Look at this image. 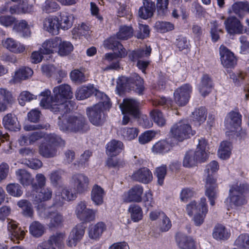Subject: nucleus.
<instances>
[{
    "mask_svg": "<svg viewBox=\"0 0 249 249\" xmlns=\"http://www.w3.org/2000/svg\"><path fill=\"white\" fill-rule=\"evenodd\" d=\"M53 94L51 96V91L46 89L40 93L42 98L40 106L44 108H49L54 113H67L73 109L71 102L68 100L72 97L71 87L67 84L55 87Z\"/></svg>",
    "mask_w": 249,
    "mask_h": 249,
    "instance_id": "obj_1",
    "label": "nucleus"
},
{
    "mask_svg": "<svg viewBox=\"0 0 249 249\" xmlns=\"http://www.w3.org/2000/svg\"><path fill=\"white\" fill-rule=\"evenodd\" d=\"M95 96L100 101L94 106L87 108V113L90 122L98 126L104 121V110L109 109L111 104L109 99L104 93L97 91Z\"/></svg>",
    "mask_w": 249,
    "mask_h": 249,
    "instance_id": "obj_2",
    "label": "nucleus"
},
{
    "mask_svg": "<svg viewBox=\"0 0 249 249\" xmlns=\"http://www.w3.org/2000/svg\"><path fill=\"white\" fill-rule=\"evenodd\" d=\"M58 124L60 130L66 133L85 132L89 129L86 118L80 115L64 118L58 117Z\"/></svg>",
    "mask_w": 249,
    "mask_h": 249,
    "instance_id": "obj_3",
    "label": "nucleus"
},
{
    "mask_svg": "<svg viewBox=\"0 0 249 249\" xmlns=\"http://www.w3.org/2000/svg\"><path fill=\"white\" fill-rule=\"evenodd\" d=\"M219 165L217 161L213 160L209 163L205 170V195L208 197L210 204H215V199L217 197V185L216 179L214 178L213 174L218 171Z\"/></svg>",
    "mask_w": 249,
    "mask_h": 249,
    "instance_id": "obj_4",
    "label": "nucleus"
},
{
    "mask_svg": "<svg viewBox=\"0 0 249 249\" xmlns=\"http://www.w3.org/2000/svg\"><path fill=\"white\" fill-rule=\"evenodd\" d=\"M46 142H42L39 146V153L46 158L55 156L59 146H64L65 142L61 137L54 134L47 135L45 137Z\"/></svg>",
    "mask_w": 249,
    "mask_h": 249,
    "instance_id": "obj_5",
    "label": "nucleus"
},
{
    "mask_svg": "<svg viewBox=\"0 0 249 249\" xmlns=\"http://www.w3.org/2000/svg\"><path fill=\"white\" fill-rule=\"evenodd\" d=\"M186 211L190 216L194 215L193 220L196 226L201 225L208 212L206 199L201 198L198 203L195 201H191L187 205Z\"/></svg>",
    "mask_w": 249,
    "mask_h": 249,
    "instance_id": "obj_6",
    "label": "nucleus"
},
{
    "mask_svg": "<svg viewBox=\"0 0 249 249\" xmlns=\"http://www.w3.org/2000/svg\"><path fill=\"white\" fill-rule=\"evenodd\" d=\"M248 188L247 185L238 183L231 186L230 190L229 196L227 199L231 207L241 206L246 203L243 194L248 190Z\"/></svg>",
    "mask_w": 249,
    "mask_h": 249,
    "instance_id": "obj_7",
    "label": "nucleus"
},
{
    "mask_svg": "<svg viewBox=\"0 0 249 249\" xmlns=\"http://www.w3.org/2000/svg\"><path fill=\"white\" fill-rule=\"evenodd\" d=\"M117 84L120 88L132 89L139 94H142L144 89L143 79L136 73L129 77H120L117 79Z\"/></svg>",
    "mask_w": 249,
    "mask_h": 249,
    "instance_id": "obj_8",
    "label": "nucleus"
},
{
    "mask_svg": "<svg viewBox=\"0 0 249 249\" xmlns=\"http://www.w3.org/2000/svg\"><path fill=\"white\" fill-rule=\"evenodd\" d=\"M173 137L179 141L190 138L195 134L191 126L186 120H181L174 124L170 129Z\"/></svg>",
    "mask_w": 249,
    "mask_h": 249,
    "instance_id": "obj_9",
    "label": "nucleus"
},
{
    "mask_svg": "<svg viewBox=\"0 0 249 249\" xmlns=\"http://www.w3.org/2000/svg\"><path fill=\"white\" fill-rule=\"evenodd\" d=\"M139 103L134 99H124L120 107L123 114L124 115L123 118L122 124H127L130 121L129 117L125 114H128L134 117H137L139 114Z\"/></svg>",
    "mask_w": 249,
    "mask_h": 249,
    "instance_id": "obj_10",
    "label": "nucleus"
},
{
    "mask_svg": "<svg viewBox=\"0 0 249 249\" xmlns=\"http://www.w3.org/2000/svg\"><path fill=\"white\" fill-rule=\"evenodd\" d=\"M96 211L88 208L85 201H80L75 207V213L77 217L84 222H90L95 220Z\"/></svg>",
    "mask_w": 249,
    "mask_h": 249,
    "instance_id": "obj_11",
    "label": "nucleus"
},
{
    "mask_svg": "<svg viewBox=\"0 0 249 249\" xmlns=\"http://www.w3.org/2000/svg\"><path fill=\"white\" fill-rule=\"evenodd\" d=\"M192 87L189 84H184L178 88L174 92L175 101L178 106H184L189 101Z\"/></svg>",
    "mask_w": 249,
    "mask_h": 249,
    "instance_id": "obj_12",
    "label": "nucleus"
},
{
    "mask_svg": "<svg viewBox=\"0 0 249 249\" xmlns=\"http://www.w3.org/2000/svg\"><path fill=\"white\" fill-rule=\"evenodd\" d=\"M72 182L77 194H83L89 189V180L87 176L83 174H74L72 177Z\"/></svg>",
    "mask_w": 249,
    "mask_h": 249,
    "instance_id": "obj_13",
    "label": "nucleus"
},
{
    "mask_svg": "<svg viewBox=\"0 0 249 249\" xmlns=\"http://www.w3.org/2000/svg\"><path fill=\"white\" fill-rule=\"evenodd\" d=\"M33 189V198L36 203L46 201L50 200L53 196V191L49 187H37L36 184L32 185Z\"/></svg>",
    "mask_w": 249,
    "mask_h": 249,
    "instance_id": "obj_14",
    "label": "nucleus"
},
{
    "mask_svg": "<svg viewBox=\"0 0 249 249\" xmlns=\"http://www.w3.org/2000/svg\"><path fill=\"white\" fill-rule=\"evenodd\" d=\"M143 189L142 186L136 185L133 186L127 192L124 193L122 198L125 202H140L142 201Z\"/></svg>",
    "mask_w": 249,
    "mask_h": 249,
    "instance_id": "obj_15",
    "label": "nucleus"
},
{
    "mask_svg": "<svg viewBox=\"0 0 249 249\" xmlns=\"http://www.w3.org/2000/svg\"><path fill=\"white\" fill-rule=\"evenodd\" d=\"M225 29L230 35L241 34L243 33L244 27L238 19L230 17L224 21Z\"/></svg>",
    "mask_w": 249,
    "mask_h": 249,
    "instance_id": "obj_16",
    "label": "nucleus"
},
{
    "mask_svg": "<svg viewBox=\"0 0 249 249\" xmlns=\"http://www.w3.org/2000/svg\"><path fill=\"white\" fill-rule=\"evenodd\" d=\"M33 73V71L31 68L22 67L16 70L12 74L10 82L12 84L20 83L22 81L26 80L31 77Z\"/></svg>",
    "mask_w": 249,
    "mask_h": 249,
    "instance_id": "obj_17",
    "label": "nucleus"
},
{
    "mask_svg": "<svg viewBox=\"0 0 249 249\" xmlns=\"http://www.w3.org/2000/svg\"><path fill=\"white\" fill-rule=\"evenodd\" d=\"M85 233V228L82 225L79 224L74 227L70 232L66 241L67 245L71 248L75 247L82 238Z\"/></svg>",
    "mask_w": 249,
    "mask_h": 249,
    "instance_id": "obj_18",
    "label": "nucleus"
},
{
    "mask_svg": "<svg viewBox=\"0 0 249 249\" xmlns=\"http://www.w3.org/2000/svg\"><path fill=\"white\" fill-rule=\"evenodd\" d=\"M176 242L180 249H196V242L190 236L178 232L176 236Z\"/></svg>",
    "mask_w": 249,
    "mask_h": 249,
    "instance_id": "obj_19",
    "label": "nucleus"
},
{
    "mask_svg": "<svg viewBox=\"0 0 249 249\" xmlns=\"http://www.w3.org/2000/svg\"><path fill=\"white\" fill-rule=\"evenodd\" d=\"M7 229L10 239L16 243H18L19 240H22L25 235V232L18 227L16 221L11 220L8 222Z\"/></svg>",
    "mask_w": 249,
    "mask_h": 249,
    "instance_id": "obj_20",
    "label": "nucleus"
},
{
    "mask_svg": "<svg viewBox=\"0 0 249 249\" xmlns=\"http://www.w3.org/2000/svg\"><path fill=\"white\" fill-rule=\"evenodd\" d=\"M116 36H112L105 40L103 45L107 49L112 50L116 52L119 51V55L121 57H125L127 52L123 45L116 40Z\"/></svg>",
    "mask_w": 249,
    "mask_h": 249,
    "instance_id": "obj_21",
    "label": "nucleus"
},
{
    "mask_svg": "<svg viewBox=\"0 0 249 249\" xmlns=\"http://www.w3.org/2000/svg\"><path fill=\"white\" fill-rule=\"evenodd\" d=\"M241 118L242 116L238 112L231 111L227 116L225 124V126L228 129H238L241 124Z\"/></svg>",
    "mask_w": 249,
    "mask_h": 249,
    "instance_id": "obj_22",
    "label": "nucleus"
},
{
    "mask_svg": "<svg viewBox=\"0 0 249 249\" xmlns=\"http://www.w3.org/2000/svg\"><path fill=\"white\" fill-rule=\"evenodd\" d=\"M132 178L140 182L148 183L152 180L153 176L148 168L143 167L134 172L132 175Z\"/></svg>",
    "mask_w": 249,
    "mask_h": 249,
    "instance_id": "obj_23",
    "label": "nucleus"
},
{
    "mask_svg": "<svg viewBox=\"0 0 249 249\" xmlns=\"http://www.w3.org/2000/svg\"><path fill=\"white\" fill-rule=\"evenodd\" d=\"M60 43V38L56 37L46 40L42 45V49L44 54L47 55L51 61L53 60V53L54 50L58 47Z\"/></svg>",
    "mask_w": 249,
    "mask_h": 249,
    "instance_id": "obj_24",
    "label": "nucleus"
},
{
    "mask_svg": "<svg viewBox=\"0 0 249 249\" xmlns=\"http://www.w3.org/2000/svg\"><path fill=\"white\" fill-rule=\"evenodd\" d=\"M14 101L13 95L6 89L0 88V112L7 110L9 105Z\"/></svg>",
    "mask_w": 249,
    "mask_h": 249,
    "instance_id": "obj_25",
    "label": "nucleus"
},
{
    "mask_svg": "<svg viewBox=\"0 0 249 249\" xmlns=\"http://www.w3.org/2000/svg\"><path fill=\"white\" fill-rule=\"evenodd\" d=\"M105 195V190L100 186L97 184L93 186L90 193V198L95 206L103 205Z\"/></svg>",
    "mask_w": 249,
    "mask_h": 249,
    "instance_id": "obj_26",
    "label": "nucleus"
},
{
    "mask_svg": "<svg viewBox=\"0 0 249 249\" xmlns=\"http://www.w3.org/2000/svg\"><path fill=\"white\" fill-rule=\"evenodd\" d=\"M155 9V4L150 0H143V6L139 10V16L142 18L146 19L153 16Z\"/></svg>",
    "mask_w": 249,
    "mask_h": 249,
    "instance_id": "obj_27",
    "label": "nucleus"
},
{
    "mask_svg": "<svg viewBox=\"0 0 249 249\" xmlns=\"http://www.w3.org/2000/svg\"><path fill=\"white\" fill-rule=\"evenodd\" d=\"M205 160L195 151H189L185 154L183 165L185 167H192L196 165L198 162H204Z\"/></svg>",
    "mask_w": 249,
    "mask_h": 249,
    "instance_id": "obj_28",
    "label": "nucleus"
},
{
    "mask_svg": "<svg viewBox=\"0 0 249 249\" xmlns=\"http://www.w3.org/2000/svg\"><path fill=\"white\" fill-rule=\"evenodd\" d=\"M2 44L4 48L16 53H23L25 49L24 45L11 37L3 40Z\"/></svg>",
    "mask_w": 249,
    "mask_h": 249,
    "instance_id": "obj_29",
    "label": "nucleus"
},
{
    "mask_svg": "<svg viewBox=\"0 0 249 249\" xmlns=\"http://www.w3.org/2000/svg\"><path fill=\"white\" fill-rule=\"evenodd\" d=\"M42 132L36 131L28 134L22 135L18 139L21 145L32 144L43 137H45Z\"/></svg>",
    "mask_w": 249,
    "mask_h": 249,
    "instance_id": "obj_30",
    "label": "nucleus"
},
{
    "mask_svg": "<svg viewBox=\"0 0 249 249\" xmlns=\"http://www.w3.org/2000/svg\"><path fill=\"white\" fill-rule=\"evenodd\" d=\"M107 230V226L103 222H98L91 225L89 228V236L90 239H98Z\"/></svg>",
    "mask_w": 249,
    "mask_h": 249,
    "instance_id": "obj_31",
    "label": "nucleus"
},
{
    "mask_svg": "<svg viewBox=\"0 0 249 249\" xmlns=\"http://www.w3.org/2000/svg\"><path fill=\"white\" fill-rule=\"evenodd\" d=\"M44 27L46 31L53 35L58 33L59 18L57 17L49 16L44 21Z\"/></svg>",
    "mask_w": 249,
    "mask_h": 249,
    "instance_id": "obj_32",
    "label": "nucleus"
},
{
    "mask_svg": "<svg viewBox=\"0 0 249 249\" xmlns=\"http://www.w3.org/2000/svg\"><path fill=\"white\" fill-rule=\"evenodd\" d=\"M213 83L211 78L207 74H204L201 78L198 89L201 95L205 97L211 91Z\"/></svg>",
    "mask_w": 249,
    "mask_h": 249,
    "instance_id": "obj_33",
    "label": "nucleus"
},
{
    "mask_svg": "<svg viewBox=\"0 0 249 249\" xmlns=\"http://www.w3.org/2000/svg\"><path fill=\"white\" fill-rule=\"evenodd\" d=\"M76 197V192L72 193L69 189L65 188L62 191L61 195L59 193H57L55 196V204L62 205L63 201L71 200L74 199Z\"/></svg>",
    "mask_w": 249,
    "mask_h": 249,
    "instance_id": "obj_34",
    "label": "nucleus"
},
{
    "mask_svg": "<svg viewBox=\"0 0 249 249\" xmlns=\"http://www.w3.org/2000/svg\"><path fill=\"white\" fill-rule=\"evenodd\" d=\"M219 54L221 62H235L238 60L233 53L223 45L219 47Z\"/></svg>",
    "mask_w": 249,
    "mask_h": 249,
    "instance_id": "obj_35",
    "label": "nucleus"
},
{
    "mask_svg": "<svg viewBox=\"0 0 249 249\" xmlns=\"http://www.w3.org/2000/svg\"><path fill=\"white\" fill-rule=\"evenodd\" d=\"M17 118L16 116L11 113H8L5 115L2 119V124L6 129L11 130H16L19 129Z\"/></svg>",
    "mask_w": 249,
    "mask_h": 249,
    "instance_id": "obj_36",
    "label": "nucleus"
},
{
    "mask_svg": "<svg viewBox=\"0 0 249 249\" xmlns=\"http://www.w3.org/2000/svg\"><path fill=\"white\" fill-rule=\"evenodd\" d=\"M48 213V218L50 219V221L48 226L50 228H57L62 225L64 222V217L62 214L58 212H46Z\"/></svg>",
    "mask_w": 249,
    "mask_h": 249,
    "instance_id": "obj_37",
    "label": "nucleus"
},
{
    "mask_svg": "<svg viewBox=\"0 0 249 249\" xmlns=\"http://www.w3.org/2000/svg\"><path fill=\"white\" fill-rule=\"evenodd\" d=\"M60 18L59 19V27L63 30H66L70 29L72 25L74 18L73 15L66 12H62L60 15Z\"/></svg>",
    "mask_w": 249,
    "mask_h": 249,
    "instance_id": "obj_38",
    "label": "nucleus"
},
{
    "mask_svg": "<svg viewBox=\"0 0 249 249\" xmlns=\"http://www.w3.org/2000/svg\"><path fill=\"white\" fill-rule=\"evenodd\" d=\"M151 48L150 46H146L144 48L137 51H134L129 54V57L131 61H136L139 58H143L149 56L151 53Z\"/></svg>",
    "mask_w": 249,
    "mask_h": 249,
    "instance_id": "obj_39",
    "label": "nucleus"
},
{
    "mask_svg": "<svg viewBox=\"0 0 249 249\" xmlns=\"http://www.w3.org/2000/svg\"><path fill=\"white\" fill-rule=\"evenodd\" d=\"M230 235V231L222 225L216 226L213 232V237L216 240H227Z\"/></svg>",
    "mask_w": 249,
    "mask_h": 249,
    "instance_id": "obj_40",
    "label": "nucleus"
},
{
    "mask_svg": "<svg viewBox=\"0 0 249 249\" xmlns=\"http://www.w3.org/2000/svg\"><path fill=\"white\" fill-rule=\"evenodd\" d=\"M16 175L18 181L24 186L29 185L33 181L30 174L24 169L17 170Z\"/></svg>",
    "mask_w": 249,
    "mask_h": 249,
    "instance_id": "obj_41",
    "label": "nucleus"
},
{
    "mask_svg": "<svg viewBox=\"0 0 249 249\" xmlns=\"http://www.w3.org/2000/svg\"><path fill=\"white\" fill-rule=\"evenodd\" d=\"M123 147L122 142L113 140L107 144V151L110 156H116L122 151Z\"/></svg>",
    "mask_w": 249,
    "mask_h": 249,
    "instance_id": "obj_42",
    "label": "nucleus"
},
{
    "mask_svg": "<svg viewBox=\"0 0 249 249\" xmlns=\"http://www.w3.org/2000/svg\"><path fill=\"white\" fill-rule=\"evenodd\" d=\"M18 206L21 210L22 214L26 216L31 217L34 213V210L31 203L26 199H21L18 202Z\"/></svg>",
    "mask_w": 249,
    "mask_h": 249,
    "instance_id": "obj_43",
    "label": "nucleus"
},
{
    "mask_svg": "<svg viewBox=\"0 0 249 249\" xmlns=\"http://www.w3.org/2000/svg\"><path fill=\"white\" fill-rule=\"evenodd\" d=\"M233 12L240 17L244 16L246 13H249V3L247 2H239L232 6Z\"/></svg>",
    "mask_w": 249,
    "mask_h": 249,
    "instance_id": "obj_44",
    "label": "nucleus"
},
{
    "mask_svg": "<svg viewBox=\"0 0 249 249\" xmlns=\"http://www.w3.org/2000/svg\"><path fill=\"white\" fill-rule=\"evenodd\" d=\"M171 145L165 141H160L152 147V152L156 154H164L170 150Z\"/></svg>",
    "mask_w": 249,
    "mask_h": 249,
    "instance_id": "obj_45",
    "label": "nucleus"
},
{
    "mask_svg": "<svg viewBox=\"0 0 249 249\" xmlns=\"http://www.w3.org/2000/svg\"><path fill=\"white\" fill-rule=\"evenodd\" d=\"M231 149V143L227 141H224L220 144L218 151V155L222 159H226L229 158Z\"/></svg>",
    "mask_w": 249,
    "mask_h": 249,
    "instance_id": "obj_46",
    "label": "nucleus"
},
{
    "mask_svg": "<svg viewBox=\"0 0 249 249\" xmlns=\"http://www.w3.org/2000/svg\"><path fill=\"white\" fill-rule=\"evenodd\" d=\"M29 232L34 237H39L44 234L45 228L39 222L34 221L30 226Z\"/></svg>",
    "mask_w": 249,
    "mask_h": 249,
    "instance_id": "obj_47",
    "label": "nucleus"
},
{
    "mask_svg": "<svg viewBox=\"0 0 249 249\" xmlns=\"http://www.w3.org/2000/svg\"><path fill=\"white\" fill-rule=\"evenodd\" d=\"M93 91V87L92 86H83L77 89L75 93V97L79 100H84L89 97Z\"/></svg>",
    "mask_w": 249,
    "mask_h": 249,
    "instance_id": "obj_48",
    "label": "nucleus"
},
{
    "mask_svg": "<svg viewBox=\"0 0 249 249\" xmlns=\"http://www.w3.org/2000/svg\"><path fill=\"white\" fill-rule=\"evenodd\" d=\"M58 54L60 56H66L70 54L73 50V47L72 44L67 41H62L60 38V43L58 47Z\"/></svg>",
    "mask_w": 249,
    "mask_h": 249,
    "instance_id": "obj_49",
    "label": "nucleus"
},
{
    "mask_svg": "<svg viewBox=\"0 0 249 249\" xmlns=\"http://www.w3.org/2000/svg\"><path fill=\"white\" fill-rule=\"evenodd\" d=\"M138 130L136 127H125L122 128L121 133L123 138L127 140H132L138 135Z\"/></svg>",
    "mask_w": 249,
    "mask_h": 249,
    "instance_id": "obj_50",
    "label": "nucleus"
},
{
    "mask_svg": "<svg viewBox=\"0 0 249 249\" xmlns=\"http://www.w3.org/2000/svg\"><path fill=\"white\" fill-rule=\"evenodd\" d=\"M133 30L131 27L124 26L120 28L119 31L116 34V37L119 39L126 40L131 37L133 35Z\"/></svg>",
    "mask_w": 249,
    "mask_h": 249,
    "instance_id": "obj_51",
    "label": "nucleus"
},
{
    "mask_svg": "<svg viewBox=\"0 0 249 249\" xmlns=\"http://www.w3.org/2000/svg\"><path fill=\"white\" fill-rule=\"evenodd\" d=\"M154 27L160 33L168 32L174 29V24L167 21H158L155 23Z\"/></svg>",
    "mask_w": 249,
    "mask_h": 249,
    "instance_id": "obj_52",
    "label": "nucleus"
},
{
    "mask_svg": "<svg viewBox=\"0 0 249 249\" xmlns=\"http://www.w3.org/2000/svg\"><path fill=\"white\" fill-rule=\"evenodd\" d=\"M128 212L130 213L131 219L134 222H138L142 218V210L138 205H131L128 208Z\"/></svg>",
    "mask_w": 249,
    "mask_h": 249,
    "instance_id": "obj_53",
    "label": "nucleus"
},
{
    "mask_svg": "<svg viewBox=\"0 0 249 249\" xmlns=\"http://www.w3.org/2000/svg\"><path fill=\"white\" fill-rule=\"evenodd\" d=\"M17 31L24 37H28L30 36L31 31L27 22L24 20H21L18 24L15 26Z\"/></svg>",
    "mask_w": 249,
    "mask_h": 249,
    "instance_id": "obj_54",
    "label": "nucleus"
},
{
    "mask_svg": "<svg viewBox=\"0 0 249 249\" xmlns=\"http://www.w3.org/2000/svg\"><path fill=\"white\" fill-rule=\"evenodd\" d=\"M65 237V233L63 232L57 233L55 235L51 236L46 243L56 249V247H58L62 244Z\"/></svg>",
    "mask_w": 249,
    "mask_h": 249,
    "instance_id": "obj_55",
    "label": "nucleus"
},
{
    "mask_svg": "<svg viewBox=\"0 0 249 249\" xmlns=\"http://www.w3.org/2000/svg\"><path fill=\"white\" fill-rule=\"evenodd\" d=\"M198 143L197 145L195 152L206 160L208 158L207 152V143L206 140L203 138L198 139Z\"/></svg>",
    "mask_w": 249,
    "mask_h": 249,
    "instance_id": "obj_56",
    "label": "nucleus"
},
{
    "mask_svg": "<svg viewBox=\"0 0 249 249\" xmlns=\"http://www.w3.org/2000/svg\"><path fill=\"white\" fill-rule=\"evenodd\" d=\"M234 245L243 249H249V234H241L234 242Z\"/></svg>",
    "mask_w": 249,
    "mask_h": 249,
    "instance_id": "obj_57",
    "label": "nucleus"
},
{
    "mask_svg": "<svg viewBox=\"0 0 249 249\" xmlns=\"http://www.w3.org/2000/svg\"><path fill=\"white\" fill-rule=\"evenodd\" d=\"M207 117L206 110L204 107H200L196 109L192 112V117L194 121H197L199 123V125L203 123Z\"/></svg>",
    "mask_w": 249,
    "mask_h": 249,
    "instance_id": "obj_58",
    "label": "nucleus"
},
{
    "mask_svg": "<svg viewBox=\"0 0 249 249\" xmlns=\"http://www.w3.org/2000/svg\"><path fill=\"white\" fill-rule=\"evenodd\" d=\"M6 191L9 194L15 197H19L23 193L21 186L16 183L8 184L6 186Z\"/></svg>",
    "mask_w": 249,
    "mask_h": 249,
    "instance_id": "obj_59",
    "label": "nucleus"
},
{
    "mask_svg": "<svg viewBox=\"0 0 249 249\" xmlns=\"http://www.w3.org/2000/svg\"><path fill=\"white\" fill-rule=\"evenodd\" d=\"M168 3V0H157L156 6L159 16L163 17L167 14Z\"/></svg>",
    "mask_w": 249,
    "mask_h": 249,
    "instance_id": "obj_60",
    "label": "nucleus"
},
{
    "mask_svg": "<svg viewBox=\"0 0 249 249\" xmlns=\"http://www.w3.org/2000/svg\"><path fill=\"white\" fill-rule=\"evenodd\" d=\"M59 8V5L57 3L52 0H46L42 6L43 11L47 13L55 12Z\"/></svg>",
    "mask_w": 249,
    "mask_h": 249,
    "instance_id": "obj_61",
    "label": "nucleus"
},
{
    "mask_svg": "<svg viewBox=\"0 0 249 249\" xmlns=\"http://www.w3.org/2000/svg\"><path fill=\"white\" fill-rule=\"evenodd\" d=\"M160 219L158 226L160 230L162 232L168 231L172 227L170 219L165 213H161Z\"/></svg>",
    "mask_w": 249,
    "mask_h": 249,
    "instance_id": "obj_62",
    "label": "nucleus"
},
{
    "mask_svg": "<svg viewBox=\"0 0 249 249\" xmlns=\"http://www.w3.org/2000/svg\"><path fill=\"white\" fill-rule=\"evenodd\" d=\"M70 77L72 81L78 84H81L86 81V77L84 72L77 69L71 71Z\"/></svg>",
    "mask_w": 249,
    "mask_h": 249,
    "instance_id": "obj_63",
    "label": "nucleus"
},
{
    "mask_svg": "<svg viewBox=\"0 0 249 249\" xmlns=\"http://www.w3.org/2000/svg\"><path fill=\"white\" fill-rule=\"evenodd\" d=\"M150 115L154 122L159 126H162L165 124L166 121L160 111L153 110L150 113Z\"/></svg>",
    "mask_w": 249,
    "mask_h": 249,
    "instance_id": "obj_64",
    "label": "nucleus"
}]
</instances>
